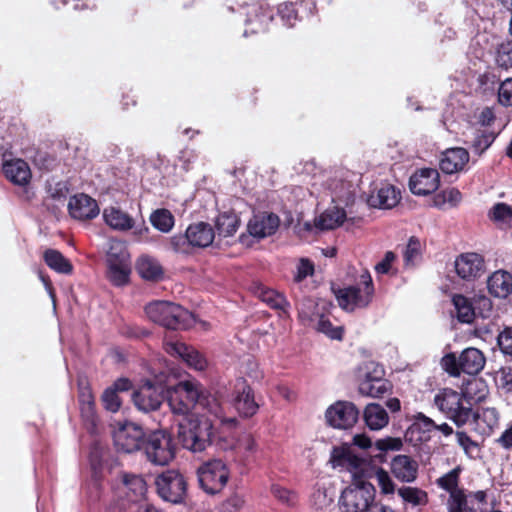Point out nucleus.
I'll return each mask as SVG.
<instances>
[{
  "instance_id": "nucleus-1",
  "label": "nucleus",
  "mask_w": 512,
  "mask_h": 512,
  "mask_svg": "<svg viewBox=\"0 0 512 512\" xmlns=\"http://www.w3.org/2000/svg\"><path fill=\"white\" fill-rule=\"evenodd\" d=\"M182 395L192 397L187 384H177L166 391L165 398L171 411L182 416L178 422L177 437L182 446L193 452H201L213 442V424L205 415L191 413V400L183 402Z\"/></svg>"
},
{
  "instance_id": "nucleus-2",
  "label": "nucleus",
  "mask_w": 512,
  "mask_h": 512,
  "mask_svg": "<svg viewBox=\"0 0 512 512\" xmlns=\"http://www.w3.org/2000/svg\"><path fill=\"white\" fill-rule=\"evenodd\" d=\"M147 317L154 323L167 329H187L192 314L181 305L169 301H154L145 306Z\"/></svg>"
},
{
  "instance_id": "nucleus-3",
  "label": "nucleus",
  "mask_w": 512,
  "mask_h": 512,
  "mask_svg": "<svg viewBox=\"0 0 512 512\" xmlns=\"http://www.w3.org/2000/svg\"><path fill=\"white\" fill-rule=\"evenodd\" d=\"M385 369L373 361L358 367L355 378L358 392L362 396L381 398L392 390V383L385 378Z\"/></svg>"
},
{
  "instance_id": "nucleus-4",
  "label": "nucleus",
  "mask_w": 512,
  "mask_h": 512,
  "mask_svg": "<svg viewBox=\"0 0 512 512\" xmlns=\"http://www.w3.org/2000/svg\"><path fill=\"white\" fill-rule=\"evenodd\" d=\"M485 363L484 353L475 347L464 349L459 356L454 352L447 353L441 359L442 368L453 377L462 372L475 376L483 370Z\"/></svg>"
},
{
  "instance_id": "nucleus-5",
  "label": "nucleus",
  "mask_w": 512,
  "mask_h": 512,
  "mask_svg": "<svg viewBox=\"0 0 512 512\" xmlns=\"http://www.w3.org/2000/svg\"><path fill=\"white\" fill-rule=\"evenodd\" d=\"M435 406L458 427L470 422L473 408L466 402L461 392L443 388L434 397Z\"/></svg>"
},
{
  "instance_id": "nucleus-6",
  "label": "nucleus",
  "mask_w": 512,
  "mask_h": 512,
  "mask_svg": "<svg viewBox=\"0 0 512 512\" xmlns=\"http://www.w3.org/2000/svg\"><path fill=\"white\" fill-rule=\"evenodd\" d=\"M244 10L245 37L258 36L269 31L274 20V9L265 0H258L246 4Z\"/></svg>"
},
{
  "instance_id": "nucleus-7",
  "label": "nucleus",
  "mask_w": 512,
  "mask_h": 512,
  "mask_svg": "<svg viewBox=\"0 0 512 512\" xmlns=\"http://www.w3.org/2000/svg\"><path fill=\"white\" fill-rule=\"evenodd\" d=\"M143 450L147 460L159 466L169 464L175 457L173 439L164 430L153 431L147 435Z\"/></svg>"
},
{
  "instance_id": "nucleus-8",
  "label": "nucleus",
  "mask_w": 512,
  "mask_h": 512,
  "mask_svg": "<svg viewBox=\"0 0 512 512\" xmlns=\"http://www.w3.org/2000/svg\"><path fill=\"white\" fill-rule=\"evenodd\" d=\"M197 473L200 487L210 495L221 492L230 477L227 465L220 459L203 463Z\"/></svg>"
},
{
  "instance_id": "nucleus-9",
  "label": "nucleus",
  "mask_w": 512,
  "mask_h": 512,
  "mask_svg": "<svg viewBox=\"0 0 512 512\" xmlns=\"http://www.w3.org/2000/svg\"><path fill=\"white\" fill-rule=\"evenodd\" d=\"M363 289L357 286H348L335 292L339 306L346 311H354L356 308H365L372 301L374 285L370 274L362 276Z\"/></svg>"
},
{
  "instance_id": "nucleus-10",
  "label": "nucleus",
  "mask_w": 512,
  "mask_h": 512,
  "mask_svg": "<svg viewBox=\"0 0 512 512\" xmlns=\"http://www.w3.org/2000/svg\"><path fill=\"white\" fill-rule=\"evenodd\" d=\"M158 495L167 502L180 504L187 494L185 477L176 470H167L156 478Z\"/></svg>"
},
{
  "instance_id": "nucleus-11",
  "label": "nucleus",
  "mask_w": 512,
  "mask_h": 512,
  "mask_svg": "<svg viewBox=\"0 0 512 512\" xmlns=\"http://www.w3.org/2000/svg\"><path fill=\"white\" fill-rule=\"evenodd\" d=\"M374 497L373 485L359 480L354 487H347L342 491L339 504L344 512H364L374 503Z\"/></svg>"
},
{
  "instance_id": "nucleus-12",
  "label": "nucleus",
  "mask_w": 512,
  "mask_h": 512,
  "mask_svg": "<svg viewBox=\"0 0 512 512\" xmlns=\"http://www.w3.org/2000/svg\"><path fill=\"white\" fill-rule=\"evenodd\" d=\"M486 490L469 491L461 488L448 495L446 507L448 512H482L486 504Z\"/></svg>"
},
{
  "instance_id": "nucleus-13",
  "label": "nucleus",
  "mask_w": 512,
  "mask_h": 512,
  "mask_svg": "<svg viewBox=\"0 0 512 512\" xmlns=\"http://www.w3.org/2000/svg\"><path fill=\"white\" fill-rule=\"evenodd\" d=\"M146 437L141 426L126 422L114 432L113 441L117 451L132 453L143 450Z\"/></svg>"
},
{
  "instance_id": "nucleus-14",
  "label": "nucleus",
  "mask_w": 512,
  "mask_h": 512,
  "mask_svg": "<svg viewBox=\"0 0 512 512\" xmlns=\"http://www.w3.org/2000/svg\"><path fill=\"white\" fill-rule=\"evenodd\" d=\"M359 415V409L354 403L337 401L326 410L325 418L329 426L347 430L357 423Z\"/></svg>"
},
{
  "instance_id": "nucleus-15",
  "label": "nucleus",
  "mask_w": 512,
  "mask_h": 512,
  "mask_svg": "<svg viewBox=\"0 0 512 512\" xmlns=\"http://www.w3.org/2000/svg\"><path fill=\"white\" fill-rule=\"evenodd\" d=\"M454 267L456 274L465 281H474L486 271L484 257L476 252H466L458 255Z\"/></svg>"
},
{
  "instance_id": "nucleus-16",
  "label": "nucleus",
  "mask_w": 512,
  "mask_h": 512,
  "mask_svg": "<svg viewBox=\"0 0 512 512\" xmlns=\"http://www.w3.org/2000/svg\"><path fill=\"white\" fill-rule=\"evenodd\" d=\"M165 399L164 388L161 385L145 382L133 393L135 406L144 412L155 411L160 408Z\"/></svg>"
},
{
  "instance_id": "nucleus-17",
  "label": "nucleus",
  "mask_w": 512,
  "mask_h": 512,
  "mask_svg": "<svg viewBox=\"0 0 512 512\" xmlns=\"http://www.w3.org/2000/svg\"><path fill=\"white\" fill-rule=\"evenodd\" d=\"M440 186V175L435 168L416 170L409 179V188L414 195L426 196L434 193Z\"/></svg>"
},
{
  "instance_id": "nucleus-18",
  "label": "nucleus",
  "mask_w": 512,
  "mask_h": 512,
  "mask_svg": "<svg viewBox=\"0 0 512 512\" xmlns=\"http://www.w3.org/2000/svg\"><path fill=\"white\" fill-rule=\"evenodd\" d=\"M280 225V218L273 212H257L247 223V231L250 236L257 239L269 237L277 231Z\"/></svg>"
},
{
  "instance_id": "nucleus-19",
  "label": "nucleus",
  "mask_w": 512,
  "mask_h": 512,
  "mask_svg": "<svg viewBox=\"0 0 512 512\" xmlns=\"http://www.w3.org/2000/svg\"><path fill=\"white\" fill-rule=\"evenodd\" d=\"M164 349L169 355L180 357L188 366L196 370L202 371L207 366V361L200 352L184 342L166 341Z\"/></svg>"
},
{
  "instance_id": "nucleus-20",
  "label": "nucleus",
  "mask_w": 512,
  "mask_h": 512,
  "mask_svg": "<svg viewBox=\"0 0 512 512\" xmlns=\"http://www.w3.org/2000/svg\"><path fill=\"white\" fill-rule=\"evenodd\" d=\"M68 211L72 218L80 221L92 220L100 212L97 201L84 193L76 194L70 198Z\"/></svg>"
},
{
  "instance_id": "nucleus-21",
  "label": "nucleus",
  "mask_w": 512,
  "mask_h": 512,
  "mask_svg": "<svg viewBox=\"0 0 512 512\" xmlns=\"http://www.w3.org/2000/svg\"><path fill=\"white\" fill-rule=\"evenodd\" d=\"M234 406L239 415L244 418L254 416L259 409L254 390L245 380L237 385Z\"/></svg>"
},
{
  "instance_id": "nucleus-22",
  "label": "nucleus",
  "mask_w": 512,
  "mask_h": 512,
  "mask_svg": "<svg viewBox=\"0 0 512 512\" xmlns=\"http://www.w3.org/2000/svg\"><path fill=\"white\" fill-rule=\"evenodd\" d=\"M418 470V462L409 455H396L391 461V472L401 482H414L417 479Z\"/></svg>"
},
{
  "instance_id": "nucleus-23",
  "label": "nucleus",
  "mask_w": 512,
  "mask_h": 512,
  "mask_svg": "<svg viewBox=\"0 0 512 512\" xmlns=\"http://www.w3.org/2000/svg\"><path fill=\"white\" fill-rule=\"evenodd\" d=\"M468 162V151L462 147H455L443 152L439 166L443 173L454 174L462 171Z\"/></svg>"
},
{
  "instance_id": "nucleus-24",
  "label": "nucleus",
  "mask_w": 512,
  "mask_h": 512,
  "mask_svg": "<svg viewBox=\"0 0 512 512\" xmlns=\"http://www.w3.org/2000/svg\"><path fill=\"white\" fill-rule=\"evenodd\" d=\"M400 191L389 183H383L369 195L368 204L375 208L390 209L398 204Z\"/></svg>"
},
{
  "instance_id": "nucleus-25",
  "label": "nucleus",
  "mask_w": 512,
  "mask_h": 512,
  "mask_svg": "<svg viewBox=\"0 0 512 512\" xmlns=\"http://www.w3.org/2000/svg\"><path fill=\"white\" fill-rule=\"evenodd\" d=\"M5 177L15 185L25 186L30 183L32 173L30 167L23 159L7 160L2 166Z\"/></svg>"
},
{
  "instance_id": "nucleus-26",
  "label": "nucleus",
  "mask_w": 512,
  "mask_h": 512,
  "mask_svg": "<svg viewBox=\"0 0 512 512\" xmlns=\"http://www.w3.org/2000/svg\"><path fill=\"white\" fill-rule=\"evenodd\" d=\"M470 422L479 434L489 436L499 425V412L494 407L473 410Z\"/></svg>"
},
{
  "instance_id": "nucleus-27",
  "label": "nucleus",
  "mask_w": 512,
  "mask_h": 512,
  "mask_svg": "<svg viewBox=\"0 0 512 512\" xmlns=\"http://www.w3.org/2000/svg\"><path fill=\"white\" fill-rule=\"evenodd\" d=\"M437 424L423 413L414 416L413 423L408 427L406 437L414 442H426L431 438V433L436 431Z\"/></svg>"
},
{
  "instance_id": "nucleus-28",
  "label": "nucleus",
  "mask_w": 512,
  "mask_h": 512,
  "mask_svg": "<svg viewBox=\"0 0 512 512\" xmlns=\"http://www.w3.org/2000/svg\"><path fill=\"white\" fill-rule=\"evenodd\" d=\"M136 271L142 279L149 282H159L164 279V268L156 258L148 255L138 258Z\"/></svg>"
},
{
  "instance_id": "nucleus-29",
  "label": "nucleus",
  "mask_w": 512,
  "mask_h": 512,
  "mask_svg": "<svg viewBox=\"0 0 512 512\" xmlns=\"http://www.w3.org/2000/svg\"><path fill=\"white\" fill-rule=\"evenodd\" d=\"M489 293L497 298H506L512 293V274L505 270L493 272L487 280Z\"/></svg>"
},
{
  "instance_id": "nucleus-30",
  "label": "nucleus",
  "mask_w": 512,
  "mask_h": 512,
  "mask_svg": "<svg viewBox=\"0 0 512 512\" xmlns=\"http://www.w3.org/2000/svg\"><path fill=\"white\" fill-rule=\"evenodd\" d=\"M461 394L467 403H479L484 401L489 395V387L483 378L472 377L466 380L461 387Z\"/></svg>"
},
{
  "instance_id": "nucleus-31",
  "label": "nucleus",
  "mask_w": 512,
  "mask_h": 512,
  "mask_svg": "<svg viewBox=\"0 0 512 512\" xmlns=\"http://www.w3.org/2000/svg\"><path fill=\"white\" fill-rule=\"evenodd\" d=\"M193 248H205L212 244L215 238L213 227L206 222L192 223L188 227Z\"/></svg>"
},
{
  "instance_id": "nucleus-32",
  "label": "nucleus",
  "mask_w": 512,
  "mask_h": 512,
  "mask_svg": "<svg viewBox=\"0 0 512 512\" xmlns=\"http://www.w3.org/2000/svg\"><path fill=\"white\" fill-rule=\"evenodd\" d=\"M105 223L114 230L127 231L133 228L134 219L116 207H108L103 211Z\"/></svg>"
},
{
  "instance_id": "nucleus-33",
  "label": "nucleus",
  "mask_w": 512,
  "mask_h": 512,
  "mask_svg": "<svg viewBox=\"0 0 512 512\" xmlns=\"http://www.w3.org/2000/svg\"><path fill=\"white\" fill-rule=\"evenodd\" d=\"M363 418L371 430H380L389 422L386 410L378 403L368 404L364 409Z\"/></svg>"
},
{
  "instance_id": "nucleus-34",
  "label": "nucleus",
  "mask_w": 512,
  "mask_h": 512,
  "mask_svg": "<svg viewBox=\"0 0 512 512\" xmlns=\"http://www.w3.org/2000/svg\"><path fill=\"white\" fill-rule=\"evenodd\" d=\"M43 260L50 269L57 273L70 275L73 272V265L70 260L56 249L45 250Z\"/></svg>"
},
{
  "instance_id": "nucleus-35",
  "label": "nucleus",
  "mask_w": 512,
  "mask_h": 512,
  "mask_svg": "<svg viewBox=\"0 0 512 512\" xmlns=\"http://www.w3.org/2000/svg\"><path fill=\"white\" fill-rule=\"evenodd\" d=\"M310 12L305 10V5L300 6V1H287L278 6L277 13L280 16L283 23L289 27L294 26L295 22L302 18L300 13Z\"/></svg>"
},
{
  "instance_id": "nucleus-36",
  "label": "nucleus",
  "mask_w": 512,
  "mask_h": 512,
  "mask_svg": "<svg viewBox=\"0 0 512 512\" xmlns=\"http://www.w3.org/2000/svg\"><path fill=\"white\" fill-rule=\"evenodd\" d=\"M462 201V193L455 187L444 189L436 193L432 198V206L440 210L457 207Z\"/></svg>"
},
{
  "instance_id": "nucleus-37",
  "label": "nucleus",
  "mask_w": 512,
  "mask_h": 512,
  "mask_svg": "<svg viewBox=\"0 0 512 512\" xmlns=\"http://www.w3.org/2000/svg\"><path fill=\"white\" fill-rule=\"evenodd\" d=\"M346 218L344 209L334 208L322 213L315 222V226L320 230H333L341 226Z\"/></svg>"
},
{
  "instance_id": "nucleus-38",
  "label": "nucleus",
  "mask_w": 512,
  "mask_h": 512,
  "mask_svg": "<svg viewBox=\"0 0 512 512\" xmlns=\"http://www.w3.org/2000/svg\"><path fill=\"white\" fill-rule=\"evenodd\" d=\"M240 226V218L234 212H223L218 215L215 227L223 237L234 235Z\"/></svg>"
},
{
  "instance_id": "nucleus-39",
  "label": "nucleus",
  "mask_w": 512,
  "mask_h": 512,
  "mask_svg": "<svg viewBox=\"0 0 512 512\" xmlns=\"http://www.w3.org/2000/svg\"><path fill=\"white\" fill-rule=\"evenodd\" d=\"M456 310V317L461 323L470 324L475 318V311L472 302L462 294H456L452 298Z\"/></svg>"
},
{
  "instance_id": "nucleus-40",
  "label": "nucleus",
  "mask_w": 512,
  "mask_h": 512,
  "mask_svg": "<svg viewBox=\"0 0 512 512\" xmlns=\"http://www.w3.org/2000/svg\"><path fill=\"white\" fill-rule=\"evenodd\" d=\"M259 298L262 302L275 310L287 312V308L290 306L286 297L274 289L261 287L259 289Z\"/></svg>"
},
{
  "instance_id": "nucleus-41",
  "label": "nucleus",
  "mask_w": 512,
  "mask_h": 512,
  "mask_svg": "<svg viewBox=\"0 0 512 512\" xmlns=\"http://www.w3.org/2000/svg\"><path fill=\"white\" fill-rule=\"evenodd\" d=\"M130 262L123 264L107 265V279L117 287L125 286L130 280Z\"/></svg>"
},
{
  "instance_id": "nucleus-42",
  "label": "nucleus",
  "mask_w": 512,
  "mask_h": 512,
  "mask_svg": "<svg viewBox=\"0 0 512 512\" xmlns=\"http://www.w3.org/2000/svg\"><path fill=\"white\" fill-rule=\"evenodd\" d=\"M462 470L463 469L460 465L456 466L449 472L437 478L435 484L437 485L438 488L447 492L448 495L461 489L462 487H460L459 484Z\"/></svg>"
},
{
  "instance_id": "nucleus-43",
  "label": "nucleus",
  "mask_w": 512,
  "mask_h": 512,
  "mask_svg": "<svg viewBox=\"0 0 512 512\" xmlns=\"http://www.w3.org/2000/svg\"><path fill=\"white\" fill-rule=\"evenodd\" d=\"M152 226L162 233H168L174 226V216L168 209H157L150 216Z\"/></svg>"
},
{
  "instance_id": "nucleus-44",
  "label": "nucleus",
  "mask_w": 512,
  "mask_h": 512,
  "mask_svg": "<svg viewBox=\"0 0 512 512\" xmlns=\"http://www.w3.org/2000/svg\"><path fill=\"white\" fill-rule=\"evenodd\" d=\"M495 64L498 68L508 71L512 68V40H505L497 45Z\"/></svg>"
},
{
  "instance_id": "nucleus-45",
  "label": "nucleus",
  "mask_w": 512,
  "mask_h": 512,
  "mask_svg": "<svg viewBox=\"0 0 512 512\" xmlns=\"http://www.w3.org/2000/svg\"><path fill=\"white\" fill-rule=\"evenodd\" d=\"M397 492L404 502L413 505H425L428 502L427 492L417 487L403 486Z\"/></svg>"
},
{
  "instance_id": "nucleus-46",
  "label": "nucleus",
  "mask_w": 512,
  "mask_h": 512,
  "mask_svg": "<svg viewBox=\"0 0 512 512\" xmlns=\"http://www.w3.org/2000/svg\"><path fill=\"white\" fill-rule=\"evenodd\" d=\"M403 442L399 437H386L382 439H378L374 443V449L378 451L377 454H374V458H378L380 462L384 459V453L387 451H398L402 448Z\"/></svg>"
},
{
  "instance_id": "nucleus-47",
  "label": "nucleus",
  "mask_w": 512,
  "mask_h": 512,
  "mask_svg": "<svg viewBox=\"0 0 512 512\" xmlns=\"http://www.w3.org/2000/svg\"><path fill=\"white\" fill-rule=\"evenodd\" d=\"M497 134L492 131H478L471 143L474 153L482 155L495 141Z\"/></svg>"
},
{
  "instance_id": "nucleus-48",
  "label": "nucleus",
  "mask_w": 512,
  "mask_h": 512,
  "mask_svg": "<svg viewBox=\"0 0 512 512\" xmlns=\"http://www.w3.org/2000/svg\"><path fill=\"white\" fill-rule=\"evenodd\" d=\"M367 477L374 478L383 494H392L395 491V485L386 470L383 468L373 469L367 474Z\"/></svg>"
},
{
  "instance_id": "nucleus-49",
  "label": "nucleus",
  "mask_w": 512,
  "mask_h": 512,
  "mask_svg": "<svg viewBox=\"0 0 512 512\" xmlns=\"http://www.w3.org/2000/svg\"><path fill=\"white\" fill-rule=\"evenodd\" d=\"M107 265H117L130 262L129 254L122 242L113 243L107 252Z\"/></svg>"
},
{
  "instance_id": "nucleus-50",
  "label": "nucleus",
  "mask_w": 512,
  "mask_h": 512,
  "mask_svg": "<svg viewBox=\"0 0 512 512\" xmlns=\"http://www.w3.org/2000/svg\"><path fill=\"white\" fill-rule=\"evenodd\" d=\"M271 493L280 503L288 507H293L298 503V495L296 492L278 484L271 486Z\"/></svg>"
},
{
  "instance_id": "nucleus-51",
  "label": "nucleus",
  "mask_w": 512,
  "mask_h": 512,
  "mask_svg": "<svg viewBox=\"0 0 512 512\" xmlns=\"http://www.w3.org/2000/svg\"><path fill=\"white\" fill-rule=\"evenodd\" d=\"M123 483L128 488V490L133 493L136 499L144 496L146 493V482L141 476L125 474L123 477Z\"/></svg>"
},
{
  "instance_id": "nucleus-52",
  "label": "nucleus",
  "mask_w": 512,
  "mask_h": 512,
  "mask_svg": "<svg viewBox=\"0 0 512 512\" xmlns=\"http://www.w3.org/2000/svg\"><path fill=\"white\" fill-rule=\"evenodd\" d=\"M170 247L176 253L191 254L193 245L190 240L188 228L185 234L174 235L170 238Z\"/></svg>"
},
{
  "instance_id": "nucleus-53",
  "label": "nucleus",
  "mask_w": 512,
  "mask_h": 512,
  "mask_svg": "<svg viewBox=\"0 0 512 512\" xmlns=\"http://www.w3.org/2000/svg\"><path fill=\"white\" fill-rule=\"evenodd\" d=\"M317 331L327 335L331 339L342 340L344 335V329L340 326H334L332 322L325 318L323 315L317 322Z\"/></svg>"
},
{
  "instance_id": "nucleus-54",
  "label": "nucleus",
  "mask_w": 512,
  "mask_h": 512,
  "mask_svg": "<svg viewBox=\"0 0 512 512\" xmlns=\"http://www.w3.org/2000/svg\"><path fill=\"white\" fill-rule=\"evenodd\" d=\"M495 383L505 393H512V364L502 366L496 372Z\"/></svg>"
},
{
  "instance_id": "nucleus-55",
  "label": "nucleus",
  "mask_w": 512,
  "mask_h": 512,
  "mask_svg": "<svg viewBox=\"0 0 512 512\" xmlns=\"http://www.w3.org/2000/svg\"><path fill=\"white\" fill-rule=\"evenodd\" d=\"M489 218L494 222L512 221V207L506 203H496L488 213Z\"/></svg>"
},
{
  "instance_id": "nucleus-56",
  "label": "nucleus",
  "mask_w": 512,
  "mask_h": 512,
  "mask_svg": "<svg viewBox=\"0 0 512 512\" xmlns=\"http://www.w3.org/2000/svg\"><path fill=\"white\" fill-rule=\"evenodd\" d=\"M344 467L350 470L354 474L355 478H358L359 476H367L365 474L368 467L367 460L354 454L352 451L350 452L347 463Z\"/></svg>"
},
{
  "instance_id": "nucleus-57",
  "label": "nucleus",
  "mask_w": 512,
  "mask_h": 512,
  "mask_svg": "<svg viewBox=\"0 0 512 512\" xmlns=\"http://www.w3.org/2000/svg\"><path fill=\"white\" fill-rule=\"evenodd\" d=\"M101 400L104 408L113 413L119 411L122 404L119 393L109 387L104 390Z\"/></svg>"
},
{
  "instance_id": "nucleus-58",
  "label": "nucleus",
  "mask_w": 512,
  "mask_h": 512,
  "mask_svg": "<svg viewBox=\"0 0 512 512\" xmlns=\"http://www.w3.org/2000/svg\"><path fill=\"white\" fill-rule=\"evenodd\" d=\"M497 345L504 355L512 356V326L505 327L498 334Z\"/></svg>"
},
{
  "instance_id": "nucleus-59",
  "label": "nucleus",
  "mask_w": 512,
  "mask_h": 512,
  "mask_svg": "<svg viewBox=\"0 0 512 512\" xmlns=\"http://www.w3.org/2000/svg\"><path fill=\"white\" fill-rule=\"evenodd\" d=\"M244 504V497L238 493H233L221 503L220 512H239Z\"/></svg>"
},
{
  "instance_id": "nucleus-60",
  "label": "nucleus",
  "mask_w": 512,
  "mask_h": 512,
  "mask_svg": "<svg viewBox=\"0 0 512 512\" xmlns=\"http://www.w3.org/2000/svg\"><path fill=\"white\" fill-rule=\"evenodd\" d=\"M314 263L308 258H301L297 265V271L294 275V282L301 283L308 276L314 274Z\"/></svg>"
},
{
  "instance_id": "nucleus-61",
  "label": "nucleus",
  "mask_w": 512,
  "mask_h": 512,
  "mask_svg": "<svg viewBox=\"0 0 512 512\" xmlns=\"http://www.w3.org/2000/svg\"><path fill=\"white\" fill-rule=\"evenodd\" d=\"M80 409L83 416L89 418L94 414L95 402L91 391H83L79 395Z\"/></svg>"
},
{
  "instance_id": "nucleus-62",
  "label": "nucleus",
  "mask_w": 512,
  "mask_h": 512,
  "mask_svg": "<svg viewBox=\"0 0 512 512\" xmlns=\"http://www.w3.org/2000/svg\"><path fill=\"white\" fill-rule=\"evenodd\" d=\"M498 101L503 106H512V78L501 83L498 90Z\"/></svg>"
},
{
  "instance_id": "nucleus-63",
  "label": "nucleus",
  "mask_w": 512,
  "mask_h": 512,
  "mask_svg": "<svg viewBox=\"0 0 512 512\" xmlns=\"http://www.w3.org/2000/svg\"><path fill=\"white\" fill-rule=\"evenodd\" d=\"M420 247L419 240L412 236L404 251V261L406 264H413L414 260L420 255Z\"/></svg>"
},
{
  "instance_id": "nucleus-64",
  "label": "nucleus",
  "mask_w": 512,
  "mask_h": 512,
  "mask_svg": "<svg viewBox=\"0 0 512 512\" xmlns=\"http://www.w3.org/2000/svg\"><path fill=\"white\" fill-rule=\"evenodd\" d=\"M351 449L346 446L334 447L331 453V462L334 466L344 467L347 463Z\"/></svg>"
}]
</instances>
